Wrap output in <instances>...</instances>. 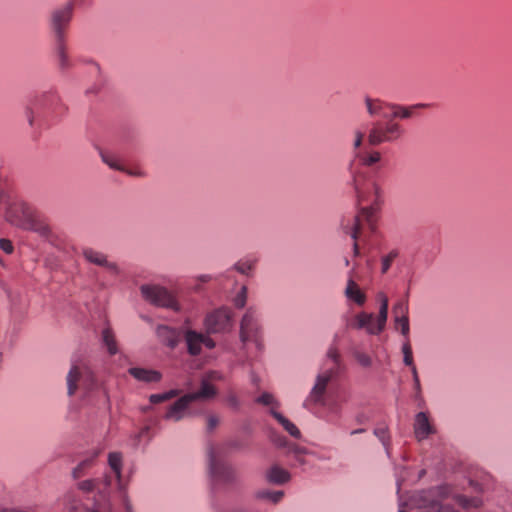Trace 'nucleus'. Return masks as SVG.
<instances>
[{"mask_svg": "<svg viewBox=\"0 0 512 512\" xmlns=\"http://www.w3.org/2000/svg\"><path fill=\"white\" fill-rule=\"evenodd\" d=\"M392 312H393L394 319L399 318V317L408 316V303L405 301H398L393 306Z\"/></svg>", "mask_w": 512, "mask_h": 512, "instance_id": "nucleus-42", "label": "nucleus"}, {"mask_svg": "<svg viewBox=\"0 0 512 512\" xmlns=\"http://www.w3.org/2000/svg\"><path fill=\"white\" fill-rule=\"evenodd\" d=\"M365 105L367 112L372 117H379L382 119H394L395 112L393 110V104L384 102L380 99H372L370 97L365 98Z\"/></svg>", "mask_w": 512, "mask_h": 512, "instance_id": "nucleus-17", "label": "nucleus"}, {"mask_svg": "<svg viewBox=\"0 0 512 512\" xmlns=\"http://www.w3.org/2000/svg\"><path fill=\"white\" fill-rule=\"evenodd\" d=\"M219 424V418L215 415H211L207 419V430L211 432Z\"/></svg>", "mask_w": 512, "mask_h": 512, "instance_id": "nucleus-48", "label": "nucleus"}, {"mask_svg": "<svg viewBox=\"0 0 512 512\" xmlns=\"http://www.w3.org/2000/svg\"><path fill=\"white\" fill-rule=\"evenodd\" d=\"M74 4L67 2L63 6L52 11L50 26L54 33L55 41L65 40L66 30L72 20Z\"/></svg>", "mask_w": 512, "mask_h": 512, "instance_id": "nucleus-11", "label": "nucleus"}, {"mask_svg": "<svg viewBox=\"0 0 512 512\" xmlns=\"http://www.w3.org/2000/svg\"><path fill=\"white\" fill-rule=\"evenodd\" d=\"M374 434L382 442L387 454H389V434L387 428L384 426L377 427L374 430Z\"/></svg>", "mask_w": 512, "mask_h": 512, "instance_id": "nucleus-41", "label": "nucleus"}, {"mask_svg": "<svg viewBox=\"0 0 512 512\" xmlns=\"http://www.w3.org/2000/svg\"><path fill=\"white\" fill-rule=\"evenodd\" d=\"M451 495V488L447 485L425 491L421 506L426 512H457L449 504L444 503Z\"/></svg>", "mask_w": 512, "mask_h": 512, "instance_id": "nucleus-10", "label": "nucleus"}, {"mask_svg": "<svg viewBox=\"0 0 512 512\" xmlns=\"http://www.w3.org/2000/svg\"><path fill=\"white\" fill-rule=\"evenodd\" d=\"M271 442L280 448H285L287 450V454H295L299 456L301 453V447L296 444L290 443L286 437L273 433L270 437Z\"/></svg>", "mask_w": 512, "mask_h": 512, "instance_id": "nucleus-27", "label": "nucleus"}, {"mask_svg": "<svg viewBox=\"0 0 512 512\" xmlns=\"http://www.w3.org/2000/svg\"><path fill=\"white\" fill-rule=\"evenodd\" d=\"M112 485V477L109 474H105L102 479H86L78 482L77 488L83 493H92L97 491L99 497L104 501H96L95 507L92 510L86 512H109L110 504L106 501V491Z\"/></svg>", "mask_w": 512, "mask_h": 512, "instance_id": "nucleus-9", "label": "nucleus"}, {"mask_svg": "<svg viewBox=\"0 0 512 512\" xmlns=\"http://www.w3.org/2000/svg\"><path fill=\"white\" fill-rule=\"evenodd\" d=\"M208 471L213 490H216L220 485L232 484L237 479L235 469L231 465L220 460L213 447L208 450Z\"/></svg>", "mask_w": 512, "mask_h": 512, "instance_id": "nucleus-6", "label": "nucleus"}, {"mask_svg": "<svg viewBox=\"0 0 512 512\" xmlns=\"http://www.w3.org/2000/svg\"><path fill=\"white\" fill-rule=\"evenodd\" d=\"M394 325L396 330H400L401 334L404 336L405 340L409 339L410 333V325H409V317H399L394 319Z\"/></svg>", "mask_w": 512, "mask_h": 512, "instance_id": "nucleus-36", "label": "nucleus"}, {"mask_svg": "<svg viewBox=\"0 0 512 512\" xmlns=\"http://www.w3.org/2000/svg\"><path fill=\"white\" fill-rule=\"evenodd\" d=\"M101 453L100 449H92L88 451L79 463L72 470L73 479H80L88 474V472L95 466L97 458Z\"/></svg>", "mask_w": 512, "mask_h": 512, "instance_id": "nucleus-19", "label": "nucleus"}, {"mask_svg": "<svg viewBox=\"0 0 512 512\" xmlns=\"http://www.w3.org/2000/svg\"><path fill=\"white\" fill-rule=\"evenodd\" d=\"M128 373L136 380L145 383H156L162 379V374L153 369L131 367L128 369Z\"/></svg>", "mask_w": 512, "mask_h": 512, "instance_id": "nucleus-23", "label": "nucleus"}, {"mask_svg": "<svg viewBox=\"0 0 512 512\" xmlns=\"http://www.w3.org/2000/svg\"><path fill=\"white\" fill-rule=\"evenodd\" d=\"M148 432H149V428H148V427H144V428L140 431V433H139L138 437L140 438V437H142V436L146 435Z\"/></svg>", "mask_w": 512, "mask_h": 512, "instance_id": "nucleus-57", "label": "nucleus"}, {"mask_svg": "<svg viewBox=\"0 0 512 512\" xmlns=\"http://www.w3.org/2000/svg\"><path fill=\"white\" fill-rule=\"evenodd\" d=\"M393 110L395 112V118L407 119L412 115V111L416 108H424L428 107V104H416L410 107H404L400 105L393 104Z\"/></svg>", "mask_w": 512, "mask_h": 512, "instance_id": "nucleus-30", "label": "nucleus"}, {"mask_svg": "<svg viewBox=\"0 0 512 512\" xmlns=\"http://www.w3.org/2000/svg\"><path fill=\"white\" fill-rule=\"evenodd\" d=\"M364 431H365V429H356V430H353L351 432V434L354 435V434H358V433H363Z\"/></svg>", "mask_w": 512, "mask_h": 512, "instance_id": "nucleus-58", "label": "nucleus"}, {"mask_svg": "<svg viewBox=\"0 0 512 512\" xmlns=\"http://www.w3.org/2000/svg\"><path fill=\"white\" fill-rule=\"evenodd\" d=\"M357 157L362 165L370 167L380 161L381 154L378 151H373L364 154H357Z\"/></svg>", "mask_w": 512, "mask_h": 512, "instance_id": "nucleus-35", "label": "nucleus"}, {"mask_svg": "<svg viewBox=\"0 0 512 512\" xmlns=\"http://www.w3.org/2000/svg\"><path fill=\"white\" fill-rule=\"evenodd\" d=\"M54 58L58 69L65 73L73 67V62L67 52L65 40L55 41Z\"/></svg>", "mask_w": 512, "mask_h": 512, "instance_id": "nucleus-20", "label": "nucleus"}, {"mask_svg": "<svg viewBox=\"0 0 512 512\" xmlns=\"http://www.w3.org/2000/svg\"><path fill=\"white\" fill-rule=\"evenodd\" d=\"M386 122L377 121L372 125L368 134L369 144L376 146L385 142H394L404 133L402 126L393 119H385Z\"/></svg>", "mask_w": 512, "mask_h": 512, "instance_id": "nucleus-8", "label": "nucleus"}, {"mask_svg": "<svg viewBox=\"0 0 512 512\" xmlns=\"http://www.w3.org/2000/svg\"><path fill=\"white\" fill-rule=\"evenodd\" d=\"M398 251L392 250L382 258V267L381 271L383 274L387 273V271L390 269L392 262L397 258Z\"/></svg>", "mask_w": 512, "mask_h": 512, "instance_id": "nucleus-43", "label": "nucleus"}, {"mask_svg": "<svg viewBox=\"0 0 512 512\" xmlns=\"http://www.w3.org/2000/svg\"><path fill=\"white\" fill-rule=\"evenodd\" d=\"M0 512H32L28 509L0 508Z\"/></svg>", "mask_w": 512, "mask_h": 512, "instance_id": "nucleus-53", "label": "nucleus"}, {"mask_svg": "<svg viewBox=\"0 0 512 512\" xmlns=\"http://www.w3.org/2000/svg\"><path fill=\"white\" fill-rule=\"evenodd\" d=\"M102 339H103V342L104 344L106 345L109 353L111 355H114L117 353V344H116V340H115V337L111 331L110 328H106L103 330V333H102Z\"/></svg>", "mask_w": 512, "mask_h": 512, "instance_id": "nucleus-33", "label": "nucleus"}, {"mask_svg": "<svg viewBox=\"0 0 512 512\" xmlns=\"http://www.w3.org/2000/svg\"><path fill=\"white\" fill-rule=\"evenodd\" d=\"M433 433H435V429L431 425L428 415L425 412L417 413L414 422V434L416 439L422 441Z\"/></svg>", "mask_w": 512, "mask_h": 512, "instance_id": "nucleus-21", "label": "nucleus"}, {"mask_svg": "<svg viewBox=\"0 0 512 512\" xmlns=\"http://www.w3.org/2000/svg\"><path fill=\"white\" fill-rule=\"evenodd\" d=\"M222 379V375L217 371H210L205 374L203 380H207V382L211 383L214 381H219Z\"/></svg>", "mask_w": 512, "mask_h": 512, "instance_id": "nucleus-47", "label": "nucleus"}, {"mask_svg": "<svg viewBox=\"0 0 512 512\" xmlns=\"http://www.w3.org/2000/svg\"><path fill=\"white\" fill-rule=\"evenodd\" d=\"M304 453H305V450L303 448H301V453L299 456H296L295 454H292L297 462L298 465H304L305 464V460H304Z\"/></svg>", "mask_w": 512, "mask_h": 512, "instance_id": "nucleus-51", "label": "nucleus"}, {"mask_svg": "<svg viewBox=\"0 0 512 512\" xmlns=\"http://www.w3.org/2000/svg\"><path fill=\"white\" fill-rule=\"evenodd\" d=\"M258 258L254 255H247L234 264V269L242 275L249 276L255 268Z\"/></svg>", "mask_w": 512, "mask_h": 512, "instance_id": "nucleus-26", "label": "nucleus"}, {"mask_svg": "<svg viewBox=\"0 0 512 512\" xmlns=\"http://www.w3.org/2000/svg\"><path fill=\"white\" fill-rule=\"evenodd\" d=\"M357 264L355 263L352 270L349 272V277L344 290L345 297L353 301L358 306H363L366 302V294L361 290L359 285L354 280V274L356 271Z\"/></svg>", "mask_w": 512, "mask_h": 512, "instance_id": "nucleus-18", "label": "nucleus"}, {"mask_svg": "<svg viewBox=\"0 0 512 512\" xmlns=\"http://www.w3.org/2000/svg\"><path fill=\"white\" fill-rule=\"evenodd\" d=\"M0 265H1L2 267H5V266H6L5 261L2 259V257H1V256H0Z\"/></svg>", "mask_w": 512, "mask_h": 512, "instance_id": "nucleus-59", "label": "nucleus"}, {"mask_svg": "<svg viewBox=\"0 0 512 512\" xmlns=\"http://www.w3.org/2000/svg\"><path fill=\"white\" fill-rule=\"evenodd\" d=\"M108 465L111 470L112 481L115 480L119 490L121 491L122 504L125 507L126 512H132V506L128 499L126 492L123 490L121 483V472L123 466L122 454L119 452H111L108 455Z\"/></svg>", "mask_w": 512, "mask_h": 512, "instance_id": "nucleus-14", "label": "nucleus"}, {"mask_svg": "<svg viewBox=\"0 0 512 512\" xmlns=\"http://www.w3.org/2000/svg\"><path fill=\"white\" fill-rule=\"evenodd\" d=\"M403 362L406 366L414 365L413 352L410 344V339H406L402 344Z\"/></svg>", "mask_w": 512, "mask_h": 512, "instance_id": "nucleus-39", "label": "nucleus"}, {"mask_svg": "<svg viewBox=\"0 0 512 512\" xmlns=\"http://www.w3.org/2000/svg\"><path fill=\"white\" fill-rule=\"evenodd\" d=\"M29 123L32 124L33 123V117L32 116H29Z\"/></svg>", "mask_w": 512, "mask_h": 512, "instance_id": "nucleus-61", "label": "nucleus"}, {"mask_svg": "<svg viewBox=\"0 0 512 512\" xmlns=\"http://www.w3.org/2000/svg\"><path fill=\"white\" fill-rule=\"evenodd\" d=\"M377 299L380 302L379 313L376 319L372 313L361 312L355 315L354 320L348 323L347 326L355 329H366L367 333L377 335L381 333L387 322L388 318V297L383 293L377 294Z\"/></svg>", "mask_w": 512, "mask_h": 512, "instance_id": "nucleus-4", "label": "nucleus"}, {"mask_svg": "<svg viewBox=\"0 0 512 512\" xmlns=\"http://www.w3.org/2000/svg\"><path fill=\"white\" fill-rule=\"evenodd\" d=\"M189 396H192V402L202 399H210L216 395V389L214 386L207 382V380L201 381V387L197 392L188 393Z\"/></svg>", "mask_w": 512, "mask_h": 512, "instance_id": "nucleus-29", "label": "nucleus"}, {"mask_svg": "<svg viewBox=\"0 0 512 512\" xmlns=\"http://www.w3.org/2000/svg\"><path fill=\"white\" fill-rule=\"evenodd\" d=\"M240 338L243 344L253 342L257 349H261L262 343L259 335V326L255 311L252 308L246 311L241 320Z\"/></svg>", "mask_w": 512, "mask_h": 512, "instance_id": "nucleus-13", "label": "nucleus"}, {"mask_svg": "<svg viewBox=\"0 0 512 512\" xmlns=\"http://www.w3.org/2000/svg\"><path fill=\"white\" fill-rule=\"evenodd\" d=\"M284 496L283 491H269V490H262L258 491L256 494V497L259 499H268L274 504L278 503Z\"/></svg>", "mask_w": 512, "mask_h": 512, "instance_id": "nucleus-37", "label": "nucleus"}, {"mask_svg": "<svg viewBox=\"0 0 512 512\" xmlns=\"http://www.w3.org/2000/svg\"><path fill=\"white\" fill-rule=\"evenodd\" d=\"M255 402L263 406H268L271 409L276 410L280 407L279 401L269 392H264L255 399Z\"/></svg>", "mask_w": 512, "mask_h": 512, "instance_id": "nucleus-32", "label": "nucleus"}, {"mask_svg": "<svg viewBox=\"0 0 512 512\" xmlns=\"http://www.w3.org/2000/svg\"><path fill=\"white\" fill-rule=\"evenodd\" d=\"M399 512H405V511H403V510H400Z\"/></svg>", "mask_w": 512, "mask_h": 512, "instance_id": "nucleus-64", "label": "nucleus"}, {"mask_svg": "<svg viewBox=\"0 0 512 512\" xmlns=\"http://www.w3.org/2000/svg\"><path fill=\"white\" fill-rule=\"evenodd\" d=\"M4 219L15 228L32 231L45 239L53 234L48 220L32 204L18 196H14L5 206Z\"/></svg>", "mask_w": 512, "mask_h": 512, "instance_id": "nucleus-2", "label": "nucleus"}, {"mask_svg": "<svg viewBox=\"0 0 512 512\" xmlns=\"http://www.w3.org/2000/svg\"><path fill=\"white\" fill-rule=\"evenodd\" d=\"M358 213L344 217L342 230L353 240V255L360 256L361 245H366L377 229V210L379 207V187L372 178L361 173L353 177Z\"/></svg>", "mask_w": 512, "mask_h": 512, "instance_id": "nucleus-1", "label": "nucleus"}, {"mask_svg": "<svg viewBox=\"0 0 512 512\" xmlns=\"http://www.w3.org/2000/svg\"><path fill=\"white\" fill-rule=\"evenodd\" d=\"M453 500L456 504H458L459 506L467 509V508H477L481 505V499L478 498V497H472V498H468L466 496H463V495H455L453 497Z\"/></svg>", "mask_w": 512, "mask_h": 512, "instance_id": "nucleus-31", "label": "nucleus"}, {"mask_svg": "<svg viewBox=\"0 0 512 512\" xmlns=\"http://www.w3.org/2000/svg\"><path fill=\"white\" fill-rule=\"evenodd\" d=\"M53 97L52 94H42L39 97H36L29 108V113L32 114L34 110L38 111L40 108L45 106V103L49 101Z\"/></svg>", "mask_w": 512, "mask_h": 512, "instance_id": "nucleus-40", "label": "nucleus"}, {"mask_svg": "<svg viewBox=\"0 0 512 512\" xmlns=\"http://www.w3.org/2000/svg\"><path fill=\"white\" fill-rule=\"evenodd\" d=\"M123 172L130 176H135V177H144L145 176V173L141 169H126L124 167Z\"/></svg>", "mask_w": 512, "mask_h": 512, "instance_id": "nucleus-50", "label": "nucleus"}, {"mask_svg": "<svg viewBox=\"0 0 512 512\" xmlns=\"http://www.w3.org/2000/svg\"><path fill=\"white\" fill-rule=\"evenodd\" d=\"M14 244L8 238H0V250L5 254L11 255L14 252Z\"/></svg>", "mask_w": 512, "mask_h": 512, "instance_id": "nucleus-46", "label": "nucleus"}, {"mask_svg": "<svg viewBox=\"0 0 512 512\" xmlns=\"http://www.w3.org/2000/svg\"><path fill=\"white\" fill-rule=\"evenodd\" d=\"M100 156H101L102 161L106 165H108L111 169L121 171V172L124 171V166L119 162V159L117 158V156L110 154V153H105V152H101Z\"/></svg>", "mask_w": 512, "mask_h": 512, "instance_id": "nucleus-34", "label": "nucleus"}, {"mask_svg": "<svg viewBox=\"0 0 512 512\" xmlns=\"http://www.w3.org/2000/svg\"><path fill=\"white\" fill-rule=\"evenodd\" d=\"M184 339L187 345L188 353L192 356L201 353L202 346L208 349L215 347V342L208 335L197 332L192 329H186L184 332Z\"/></svg>", "mask_w": 512, "mask_h": 512, "instance_id": "nucleus-15", "label": "nucleus"}, {"mask_svg": "<svg viewBox=\"0 0 512 512\" xmlns=\"http://www.w3.org/2000/svg\"><path fill=\"white\" fill-rule=\"evenodd\" d=\"M204 325L207 334L222 333L232 326V313L227 308H219L205 317Z\"/></svg>", "mask_w": 512, "mask_h": 512, "instance_id": "nucleus-12", "label": "nucleus"}, {"mask_svg": "<svg viewBox=\"0 0 512 512\" xmlns=\"http://www.w3.org/2000/svg\"><path fill=\"white\" fill-rule=\"evenodd\" d=\"M247 300V287L242 286L238 294L234 298V305L237 308H243Z\"/></svg>", "mask_w": 512, "mask_h": 512, "instance_id": "nucleus-45", "label": "nucleus"}, {"mask_svg": "<svg viewBox=\"0 0 512 512\" xmlns=\"http://www.w3.org/2000/svg\"><path fill=\"white\" fill-rule=\"evenodd\" d=\"M192 403V396L188 394L179 398L174 404H172L166 412L165 418L173 421L181 420L189 405Z\"/></svg>", "mask_w": 512, "mask_h": 512, "instance_id": "nucleus-22", "label": "nucleus"}, {"mask_svg": "<svg viewBox=\"0 0 512 512\" xmlns=\"http://www.w3.org/2000/svg\"><path fill=\"white\" fill-rule=\"evenodd\" d=\"M353 356L356 359V361L363 367H370L372 364L371 357L364 352L354 351Z\"/></svg>", "mask_w": 512, "mask_h": 512, "instance_id": "nucleus-44", "label": "nucleus"}, {"mask_svg": "<svg viewBox=\"0 0 512 512\" xmlns=\"http://www.w3.org/2000/svg\"><path fill=\"white\" fill-rule=\"evenodd\" d=\"M327 357L334 363V367L319 374L316 383L313 386L310 394L303 402V407L313 411L315 406H322L327 409V421L334 422L340 413V406L335 401L326 398L327 385L335 373V369L340 366V354L336 346H331L327 352Z\"/></svg>", "mask_w": 512, "mask_h": 512, "instance_id": "nucleus-3", "label": "nucleus"}, {"mask_svg": "<svg viewBox=\"0 0 512 512\" xmlns=\"http://www.w3.org/2000/svg\"><path fill=\"white\" fill-rule=\"evenodd\" d=\"M180 393V390L172 389L168 392L160 393V394H152L150 396V402L153 404H158L167 400H170L174 397H177Z\"/></svg>", "mask_w": 512, "mask_h": 512, "instance_id": "nucleus-38", "label": "nucleus"}, {"mask_svg": "<svg viewBox=\"0 0 512 512\" xmlns=\"http://www.w3.org/2000/svg\"><path fill=\"white\" fill-rule=\"evenodd\" d=\"M266 476L268 481L274 484H283L290 480L289 472L278 465L272 466Z\"/></svg>", "mask_w": 512, "mask_h": 512, "instance_id": "nucleus-28", "label": "nucleus"}, {"mask_svg": "<svg viewBox=\"0 0 512 512\" xmlns=\"http://www.w3.org/2000/svg\"><path fill=\"white\" fill-rule=\"evenodd\" d=\"M156 332L161 341L171 348H174L179 342L180 335L176 329L159 325Z\"/></svg>", "mask_w": 512, "mask_h": 512, "instance_id": "nucleus-24", "label": "nucleus"}, {"mask_svg": "<svg viewBox=\"0 0 512 512\" xmlns=\"http://www.w3.org/2000/svg\"><path fill=\"white\" fill-rule=\"evenodd\" d=\"M345 265L348 266L349 265V260L347 258H345Z\"/></svg>", "mask_w": 512, "mask_h": 512, "instance_id": "nucleus-62", "label": "nucleus"}, {"mask_svg": "<svg viewBox=\"0 0 512 512\" xmlns=\"http://www.w3.org/2000/svg\"><path fill=\"white\" fill-rule=\"evenodd\" d=\"M270 414L277 420V422L294 438L299 439L301 437V432L297 428V426L284 417L277 410L271 409Z\"/></svg>", "mask_w": 512, "mask_h": 512, "instance_id": "nucleus-25", "label": "nucleus"}, {"mask_svg": "<svg viewBox=\"0 0 512 512\" xmlns=\"http://www.w3.org/2000/svg\"><path fill=\"white\" fill-rule=\"evenodd\" d=\"M410 368H411V373H412V376H413V380L414 379H418L419 376H418V372H417V368H416L415 364L410 366Z\"/></svg>", "mask_w": 512, "mask_h": 512, "instance_id": "nucleus-55", "label": "nucleus"}, {"mask_svg": "<svg viewBox=\"0 0 512 512\" xmlns=\"http://www.w3.org/2000/svg\"><path fill=\"white\" fill-rule=\"evenodd\" d=\"M142 298L151 305L179 311L180 305L175 295L166 287L158 284H143L140 286Z\"/></svg>", "mask_w": 512, "mask_h": 512, "instance_id": "nucleus-7", "label": "nucleus"}, {"mask_svg": "<svg viewBox=\"0 0 512 512\" xmlns=\"http://www.w3.org/2000/svg\"><path fill=\"white\" fill-rule=\"evenodd\" d=\"M196 280L201 282V283H207V282L212 280V276L208 275V274L199 275V276L196 277Z\"/></svg>", "mask_w": 512, "mask_h": 512, "instance_id": "nucleus-52", "label": "nucleus"}, {"mask_svg": "<svg viewBox=\"0 0 512 512\" xmlns=\"http://www.w3.org/2000/svg\"><path fill=\"white\" fill-rule=\"evenodd\" d=\"M69 396L80 392L83 396L93 391L96 380L93 372L83 363L73 364L66 377Z\"/></svg>", "mask_w": 512, "mask_h": 512, "instance_id": "nucleus-5", "label": "nucleus"}, {"mask_svg": "<svg viewBox=\"0 0 512 512\" xmlns=\"http://www.w3.org/2000/svg\"><path fill=\"white\" fill-rule=\"evenodd\" d=\"M414 388L415 390L417 391V393H420L421 392V385H420V380L419 378L418 379H414Z\"/></svg>", "mask_w": 512, "mask_h": 512, "instance_id": "nucleus-56", "label": "nucleus"}, {"mask_svg": "<svg viewBox=\"0 0 512 512\" xmlns=\"http://www.w3.org/2000/svg\"><path fill=\"white\" fill-rule=\"evenodd\" d=\"M82 256L90 264L103 267L112 274H119L120 269L115 262L109 261L108 256L91 247H85L82 249Z\"/></svg>", "mask_w": 512, "mask_h": 512, "instance_id": "nucleus-16", "label": "nucleus"}, {"mask_svg": "<svg viewBox=\"0 0 512 512\" xmlns=\"http://www.w3.org/2000/svg\"><path fill=\"white\" fill-rule=\"evenodd\" d=\"M229 445H230V447H233V448H239L240 447L238 444L232 443V442Z\"/></svg>", "mask_w": 512, "mask_h": 512, "instance_id": "nucleus-60", "label": "nucleus"}, {"mask_svg": "<svg viewBox=\"0 0 512 512\" xmlns=\"http://www.w3.org/2000/svg\"><path fill=\"white\" fill-rule=\"evenodd\" d=\"M71 497H72V495H71V494H68V495L66 496V499L68 500V499H70Z\"/></svg>", "mask_w": 512, "mask_h": 512, "instance_id": "nucleus-63", "label": "nucleus"}, {"mask_svg": "<svg viewBox=\"0 0 512 512\" xmlns=\"http://www.w3.org/2000/svg\"><path fill=\"white\" fill-rule=\"evenodd\" d=\"M228 402L231 406L237 408L239 406V401L236 396L232 395L228 398Z\"/></svg>", "mask_w": 512, "mask_h": 512, "instance_id": "nucleus-54", "label": "nucleus"}, {"mask_svg": "<svg viewBox=\"0 0 512 512\" xmlns=\"http://www.w3.org/2000/svg\"><path fill=\"white\" fill-rule=\"evenodd\" d=\"M363 138H364L363 132H361V131L355 132V139H354V143H353V146L355 149H358L361 146Z\"/></svg>", "mask_w": 512, "mask_h": 512, "instance_id": "nucleus-49", "label": "nucleus"}]
</instances>
